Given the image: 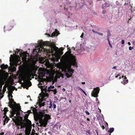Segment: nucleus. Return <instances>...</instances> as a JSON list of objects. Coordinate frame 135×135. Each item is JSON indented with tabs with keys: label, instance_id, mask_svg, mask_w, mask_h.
I'll use <instances>...</instances> for the list:
<instances>
[{
	"label": "nucleus",
	"instance_id": "1",
	"mask_svg": "<svg viewBox=\"0 0 135 135\" xmlns=\"http://www.w3.org/2000/svg\"><path fill=\"white\" fill-rule=\"evenodd\" d=\"M37 42V44H30L32 47L31 49L33 54L37 55L38 53L49 54L53 58H49V59H59V49L55 45L49 42H44L38 40Z\"/></svg>",
	"mask_w": 135,
	"mask_h": 135
},
{
	"label": "nucleus",
	"instance_id": "2",
	"mask_svg": "<svg viewBox=\"0 0 135 135\" xmlns=\"http://www.w3.org/2000/svg\"><path fill=\"white\" fill-rule=\"evenodd\" d=\"M76 60H60V70L65 73L68 78L71 76L74 70L71 68V65L77 68ZM60 70V78L62 76L64 78V75L61 73Z\"/></svg>",
	"mask_w": 135,
	"mask_h": 135
},
{
	"label": "nucleus",
	"instance_id": "3",
	"mask_svg": "<svg viewBox=\"0 0 135 135\" xmlns=\"http://www.w3.org/2000/svg\"><path fill=\"white\" fill-rule=\"evenodd\" d=\"M34 118L35 121L39 120L40 126L45 127L47 124L48 120L50 119V116L49 114H45V110H42L38 114L34 115Z\"/></svg>",
	"mask_w": 135,
	"mask_h": 135
},
{
	"label": "nucleus",
	"instance_id": "4",
	"mask_svg": "<svg viewBox=\"0 0 135 135\" xmlns=\"http://www.w3.org/2000/svg\"><path fill=\"white\" fill-rule=\"evenodd\" d=\"M13 55H11L9 59H34L30 58V56L26 52L23 51L21 49H16V50H14Z\"/></svg>",
	"mask_w": 135,
	"mask_h": 135
},
{
	"label": "nucleus",
	"instance_id": "5",
	"mask_svg": "<svg viewBox=\"0 0 135 135\" xmlns=\"http://www.w3.org/2000/svg\"><path fill=\"white\" fill-rule=\"evenodd\" d=\"M64 47L60 48V59H76V57L71 54V49H69L61 57V55L63 54L62 52Z\"/></svg>",
	"mask_w": 135,
	"mask_h": 135
},
{
	"label": "nucleus",
	"instance_id": "6",
	"mask_svg": "<svg viewBox=\"0 0 135 135\" xmlns=\"http://www.w3.org/2000/svg\"><path fill=\"white\" fill-rule=\"evenodd\" d=\"M9 101L8 104V106L11 108H17L19 111L21 109V107L19 104H17L14 101V100L12 98L9 99Z\"/></svg>",
	"mask_w": 135,
	"mask_h": 135
},
{
	"label": "nucleus",
	"instance_id": "7",
	"mask_svg": "<svg viewBox=\"0 0 135 135\" xmlns=\"http://www.w3.org/2000/svg\"><path fill=\"white\" fill-rule=\"evenodd\" d=\"M100 89L99 87L94 88L91 93V95L94 97H97L99 92Z\"/></svg>",
	"mask_w": 135,
	"mask_h": 135
},
{
	"label": "nucleus",
	"instance_id": "8",
	"mask_svg": "<svg viewBox=\"0 0 135 135\" xmlns=\"http://www.w3.org/2000/svg\"><path fill=\"white\" fill-rule=\"evenodd\" d=\"M15 87L12 86V87L11 88H9V92L8 93V97L9 99H10V98H13V96L12 94V93H13L12 91L14 90V89H13L12 88H15Z\"/></svg>",
	"mask_w": 135,
	"mask_h": 135
},
{
	"label": "nucleus",
	"instance_id": "9",
	"mask_svg": "<svg viewBox=\"0 0 135 135\" xmlns=\"http://www.w3.org/2000/svg\"><path fill=\"white\" fill-rule=\"evenodd\" d=\"M25 121L26 122L25 124L26 127H31V121L28 119L25 120Z\"/></svg>",
	"mask_w": 135,
	"mask_h": 135
},
{
	"label": "nucleus",
	"instance_id": "10",
	"mask_svg": "<svg viewBox=\"0 0 135 135\" xmlns=\"http://www.w3.org/2000/svg\"><path fill=\"white\" fill-rule=\"evenodd\" d=\"M17 108H15L12 109V111L11 112V117H14V115L16 114V112H17L16 109Z\"/></svg>",
	"mask_w": 135,
	"mask_h": 135
},
{
	"label": "nucleus",
	"instance_id": "11",
	"mask_svg": "<svg viewBox=\"0 0 135 135\" xmlns=\"http://www.w3.org/2000/svg\"><path fill=\"white\" fill-rule=\"evenodd\" d=\"M59 33V31L56 30L54 31L52 33L51 35V37H53L56 36L58 35Z\"/></svg>",
	"mask_w": 135,
	"mask_h": 135
},
{
	"label": "nucleus",
	"instance_id": "12",
	"mask_svg": "<svg viewBox=\"0 0 135 135\" xmlns=\"http://www.w3.org/2000/svg\"><path fill=\"white\" fill-rule=\"evenodd\" d=\"M105 3H104L103 5L102 6V8H103L104 7H109V6L110 5L108 2H106V1H105Z\"/></svg>",
	"mask_w": 135,
	"mask_h": 135
},
{
	"label": "nucleus",
	"instance_id": "13",
	"mask_svg": "<svg viewBox=\"0 0 135 135\" xmlns=\"http://www.w3.org/2000/svg\"><path fill=\"white\" fill-rule=\"evenodd\" d=\"M3 111L4 112V115L3 116V118H4L5 116H6V114L7 112L8 111V108L7 107L4 108L3 109Z\"/></svg>",
	"mask_w": 135,
	"mask_h": 135
},
{
	"label": "nucleus",
	"instance_id": "14",
	"mask_svg": "<svg viewBox=\"0 0 135 135\" xmlns=\"http://www.w3.org/2000/svg\"><path fill=\"white\" fill-rule=\"evenodd\" d=\"M121 83L123 84H127L128 83V80L127 79V78L126 77V76H124L123 79V81H122Z\"/></svg>",
	"mask_w": 135,
	"mask_h": 135
},
{
	"label": "nucleus",
	"instance_id": "15",
	"mask_svg": "<svg viewBox=\"0 0 135 135\" xmlns=\"http://www.w3.org/2000/svg\"><path fill=\"white\" fill-rule=\"evenodd\" d=\"M31 130L29 129H26L25 132L26 135H30V134Z\"/></svg>",
	"mask_w": 135,
	"mask_h": 135
},
{
	"label": "nucleus",
	"instance_id": "16",
	"mask_svg": "<svg viewBox=\"0 0 135 135\" xmlns=\"http://www.w3.org/2000/svg\"><path fill=\"white\" fill-rule=\"evenodd\" d=\"M21 60H11V59H10L9 61H10V63L12 62H14L15 61H21ZM23 60L25 61H27V60Z\"/></svg>",
	"mask_w": 135,
	"mask_h": 135
},
{
	"label": "nucleus",
	"instance_id": "17",
	"mask_svg": "<svg viewBox=\"0 0 135 135\" xmlns=\"http://www.w3.org/2000/svg\"><path fill=\"white\" fill-rule=\"evenodd\" d=\"M54 88V86L51 85L48 88L47 91L48 92L53 91Z\"/></svg>",
	"mask_w": 135,
	"mask_h": 135
},
{
	"label": "nucleus",
	"instance_id": "18",
	"mask_svg": "<svg viewBox=\"0 0 135 135\" xmlns=\"http://www.w3.org/2000/svg\"><path fill=\"white\" fill-rule=\"evenodd\" d=\"M4 118H5V119L4 121V125L6 123H7L9 119V118L7 116H5Z\"/></svg>",
	"mask_w": 135,
	"mask_h": 135
},
{
	"label": "nucleus",
	"instance_id": "19",
	"mask_svg": "<svg viewBox=\"0 0 135 135\" xmlns=\"http://www.w3.org/2000/svg\"><path fill=\"white\" fill-rule=\"evenodd\" d=\"M114 128H110L108 131V132H109L110 134L109 135H111L110 133H112L114 131Z\"/></svg>",
	"mask_w": 135,
	"mask_h": 135
},
{
	"label": "nucleus",
	"instance_id": "20",
	"mask_svg": "<svg viewBox=\"0 0 135 135\" xmlns=\"http://www.w3.org/2000/svg\"><path fill=\"white\" fill-rule=\"evenodd\" d=\"M45 105V103L40 102L38 104V105L40 107H41L42 106H44Z\"/></svg>",
	"mask_w": 135,
	"mask_h": 135
},
{
	"label": "nucleus",
	"instance_id": "21",
	"mask_svg": "<svg viewBox=\"0 0 135 135\" xmlns=\"http://www.w3.org/2000/svg\"><path fill=\"white\" fill-rule=\"evenodd\" d=\"M26 85L28 86H30L32 85V83L30 81H29L28 82L26 83Z\"/></svg>",
	"mask_w": 135,
	"mask_h": 135
},
{
	"label": "nucleus",
	"instance_id": "22",
	"mask_svg": "<svg viewBox=\"0 0 135 135\" xmlns=\"http://www.w3.org/2000/svg\"><path fill=\"white\" fill-rule=\"evenodd\" d=\"M111 36V34L110 33V32L109 31H108L107 32V38H109V37Z\"/></svg>",
	"mask_w": 135,
	"mask_h": 135
},
{
	"label": "nucleus",
	"instance_id": "23",
	"mask_svg": "<svg viewBox=\"0 0 135 135\" xmlns=\"http://www.w3.org/2000/svg\"><path fill=\"white\" fill-rule=\"evenodd\" d=\"M6 85H5L3 86V90L2 91V92L3 93V94H4L5 92V91H6Z\"/></svg>",
	"mask_w": 135,
	"mask_h": 135
},
{
	"label": "nucleus",
	"instance_id": "24",
	"mask_svg": "<svg viewBox=\"0 0 135 135\" xmlns=\"http://www.w3.org/2000/svg\"><path fill=\"white\" fill-rule=\"evenodd\" d=\"M46 80V79L43 78H42L40 79L41 82H42L44 83V81H45Z\"/></svg>",
	"mask_w": 135,
	"mask_h": 135
},
{
	"label": "nucleus",
	"instance_id": "25",
	"mask_svg": "<svg viewBox=\"0 0 135 135\" xmlns=\"http://www.w3.org/2000/svg\"><path fill=\"white\" fill-rule=\"evenodd\" d=\"M36 60V61H38L39 60H41V61H46V60H47V61H49V60H43V59H42V60Z\"/></svg>",
	"mask_w": 135,
	"mask_h": 135
},
{
	"label": "nucleus",
	"instance_id": "26",
	"mask_svg": "<svg viewBox=\"0 0 135 135\" xmlns=\"http://www.w3.org/2000/svg\"><path fill=\"white\" fill-rule=\"evenodd\" d=\"M19 125L21 126V128H24L25 127H26V126L25 124L24 125Z\"/></svg>",
	"mask_w": 135,
	"mask_h": 135
},
{
	"label": "nucleus",
	"instance_id": "27",
	"mask_svg": "<svg viewBox=\"0 0 135 135\" xmlns=\"http://www.w3.org/2000/svg\"><path fill=\"white\" fill-rule=\"evenodd\" d=\"M28 76L29 78H30L31 76L33 75V74L32 73H30L28 74Z\"/></svg>",
	"mask_w": 135,
	"mask_h": 135
},
{
	"label": "nucleus",
	"instance_id": "28",
	"mask_svg": "<svg viewBox=\"0 0 135 135\" xmlns=\"http://www.w3.org/2000/svg\"><path fill=\"white\" fill-rule=\"evenodd\" d=\"M29 115V114H26V115H25V119H28V117Z\"/></svg>",
	"mask_w": 135,
	"mask_h": 135
},
{
	"label": "nucleus",
	"instance_id": "29",
	"mask_svg": "<svg viewBox=\"0 0 135 135\" xmlns=\"http://www.w3.org/2000/svg\"><path fill=\"white\" fill-rule=\"evenodd\" d=\"M86 132L88 133L89 135H91V133L90 132V130H87L86 131Z\"/></svg>",
	"mask_w": 135,
	"mask_h": 135
},
{
	"label": "nucleus",
	"instance_id": "30",
	"mask_svg": "<svg viewBox=\"0 0 135 135\" xmlns=\"http://www.w3.org/2000/svg\"><path fill=\"white\" fill-rule=\"evenodd\" d=\"M107 40L108 42V43H109V45L110 46L112 47V45H111L110 43V41H109V38H107Z\"/></svg>",
	"mask_w": 135,
	"mask_h": 135
},
{
	"label": "nucleus",
	"instance_id": "31",
	"mask_svg": "<svg viewBox=\"0 0 135 135\" xmlns=\"http://www.w3.org/2000/svg\"><path fill=\"white\" fill-rule=\"evenodd\" d=\"M96 33H97L98 34V35H100L101 36H102L103 35V34L102 33L99 32H96Z\"/></svg>",
	"mask_w": 135,
	"mask_h": 135
},
{
	"label": "nucleus",
	"instance_id": "32",
	"mask_svg": "<svg viewBox=\"0 0 135 135\" xmlns=\"http://www.w3.org/2000/svg\"><path fill=\"white\" fill-rule=\"evenodd\" d=\"M2 84H0V91H2Z\"/></svg>",
	"mask_w": 135,
	"mask_h": 135
},
{
	"label": "nucleus",
	"instance_id": "33",
	"mask_svg": "<svg viewBox=\"0 0 135 135\" xmlns=\"http://www.w3.org/2000/svg\"><path fill=\"white\" fill-rule=\"evenodd\" d=\"M121 43L122 44H124V41L123 40H122Z\"/></svg>",
	"mask_w": 135,
	"mask_h": 135
},
{
	"label": "nucleus",
	"instance_id": "34",
	"mask_svg": "<svg viewBox=\"0 0 135 135\" xmlns=\"http://www.w3.org/2000/svg\"><path fill=\"white\" fill-rule=\"evenodd\" d=\"M85 113H86V114L87 115H89L90 114L87 111H85Z\"/></svg>",
	"mask_w": 135,
	"mask_h": 135
},
{
	"label": "nucleus",
	"instance_id": "35",
	"mask_svg": "<svg viewBox=\"0 0 135 135\" xmlns=\"http://www.w3.org/2000/svg\"><path fill=\"white\" fill-rule=\"evenodd\" d=\"M59 71H58L57 72V78H59Z\"/></svg>",
	"mask_w": 135,
	"mask_h": 135
},
{
	"label": "nucleus",
	"instance_id": "36",
	"mask_svg": "<svg viewBox=\"0 0 135 135\" xmlns=\"http://www.w3.org/2000/svg\"><path fill=\"white\" fill-rule=\"evenodd\" d=\"M132 49H133V47H132L131 46H129V50H131Z\"/></svg>",
	"mask_w": 135,
	"mask_h": 135
},
{
	"label": "nucleus",
	"instance_id": "37",
	"mask_svg": "<svg viewBox=\"0 0 135 135\" xmlns=\"http://www.w3.org/2000/svg\"><path fill=\"white\" fill-rule=\"evenodd\" d=\"M50 106H49V108H52V103H50Z\"/></svg>",
	"mask_w": 135,
	"mask_h": 135
},
{
	"label": "nucleus",
	"instance_id": "38",
	"mask_svg": "<svg viewBox=\"0 0 135 135\" xmlns=\"http://www.w3.org/2000/svg\"><path fill=\"white\" fill-rule=\"evenodd\" d=\"M106 12V11L105 10H103V12H102V13L103 14H105V12Z\"/></svg>",
	"mask_w": 135,
	"mask_h": 135
},
{
	"label": "nucleus",
	"instance_id": "39",
	"mask_svg": "<svg viewBox=\"0 0 135 135\" xmlns=\"http://www.w3.org/2000/svg\"><path fill=\"white\" fill-rule=\"evenodd\" d=\"M84 35V33H83L81 36H80V37L81 38H83V35Z\"/></svg>",
	"mask_w": 135,
	"mask_h": 135
},
{
	"label": "nucleus",
	"instance_id": "40",
	"mask_svg": "<svg viewBox=\"0 0 135 135\" xmlns=\"http://www.w3.org/2000/svg\"><path fill=\"white\" fill-rule=\"evenodd\" d=\"M101 127L103 129H105V127L104 125H102V126L101 125Z\"/></svg>",
	"mask_w": 135,
	"mask_h": 135
},
{
	"label": "nucleus",
	"instance_id": "41",
	"mask_svg": "<svg viewBox=\"0 0 135 135\" xmlns=\"http://www.w3.org/2000/svg\"><path fill=\"white\" fill-rule=\"evenodd\" d=\"M53 108H55L56 107V106L55 104H53Z\"/></svg>",
	"mask_w": 135,
	"mask_h": 135
},
{
	"label": "nucleus",
	"instance_id": "42",
	"mask_svg": "<svg viewBox=\"0 0 135 135\" xmlns=\"http://www.w3.org/2000/svg\"><path fill=\"white\" fill-rule=\"evenodd\" d=\"M82 91L86 95H87L85 92L83 90Z\"/></svg>",
	"mask_w": 135,
	"mask_h": 135
},
{
	"label": "nucleus",
	"instance_id": "43",
	"mask_svg": "<svg viewBox=\"0 0 135 135\" xmlns=\"http://www.w3.org/2000/svg\"><path fill=\"white\" fill-rule=\"evenodd\" d=\"M57 68H59V62H58L57 64Z\"/></svg>",
	"mask_w": 135,
	"mask_h": 135
},
{
	"label": "nucleus",
	"instance_id": "44",
	"mask_svg": "<svg viewBox=\"0 0 135 135\" xmlns=\"http://www.w3.org/2000/svg\"><path fill=\"white\" fill-rule=\"evenodd\" d=\"M95 132H96L97 134V135H98V131L97 130H95Z\"/></svg>",
	"mask_w": 135,
	"mask_h": 135
},
{
	"label": "nucleus",
	"instance_id": "45",
	"mask_svg": "<svg viewBox=\"0 0 135 135\" xmlns=\"http://www.w3.org/2000/svg\"><path fill=\"white\" fill-rule=\"evenodd\" d=\"M52 60L54 62L56 60V61H58L59 60Z\"/></svg>",
	"mask_w": 135,
	"mask_h": 135
},
{
	"label": "nucleus",
	"instance_id": "46",
	"mask_svg": "<svg viewBox=\"0 0 135 135\" xmlns=\"http://www.w3.org/2000/svg\"><path fill=\"white\" fill-rule=\"evenodd\" d=\"M92 31L93 32L95 33H96V32H97V31H96L93 30H92Z\"/></svg>",
	"mask_w": 135,
	"mask_h": 135
},
{
	"label": "nucleus",
	"instance_id": "47",
	"mask_svg": "<svg viewBox=\"0 0 135 135\" xmlns=\"http://www.w3.org/2000/svg\"><path fill=\"white\" fill-rule=\"evenodd\" d=\"M33 108V109H32V110H33V113H34V112H35L34 111H35V108Z\"/></svg>",
	"mask_w": 135,
	"mask_h": 135
},
{
	"label": "nucleus",
	"instance_id": "48",
	"mask_svg": "<svg viewBox=\"0 0 135 135\" xmlns=\"http://www.w3.org/2000/svg\"><path fill=\"white\" fill-rule=\"evenodd\" d=\"M67 135H71V134L69 132H68V133Z\"/></svg>",
	"mask_w": 135,
	"mask_h": 135
},
{
	"label": "nucleus",
	"instance_id": "49",
	"mask_svg": "<svg viewBox=\"0 0 135 135\" xmlns=\"http://www.w3.org/2000/svg\"><path fill=\"white\" fill-rule=\"evenodd\" d=\"M67 49L68 50H69V49H70V47H69V46L68 45H67Z\"/></svg>",
	"mask_w": 135,
	"mask_h": 135
},
{
	"label": "nucleus",
	"instance_id": "50",
	"mask_svg": "<svg viewBox=\"0 0 135 135\" xmlns=\"http://www.w3.org/2000/svg\"><path fill=\"white\" fill-rule=\"evenodd\" d=\"M1 135H3L4 134V133L3 132H2L1 133Z\"/></svg>",
	"mask_w": 135,
	"mask_h": 135
},
{
	"label": "nucleus",
	"instance_id": "51",
	"mask_svg": "<svg viewBox=\"0 0 135 135\" xmlns=\"http://www.w3.org/2000/svg\"><path fill=\"white\" fill-rule=\"evenodd\" d=\"M116 66H114L112 68V69H116Z\"/></svg>",
	"mask_w": 135,
	"mask_h": 135
},
{
	"label": "nucleus",
	"instance_id": "52",
	"mask_svg": "<svg viewBox=\"0 0 135 135\" xmlns=\"http://www.w3.org/2000/svg\"><path fill=\"white\" fill-rule=\"evenodd\" d=\"M62 90L63 91H65V89H64V88H63L62 89Z\"/></svg>",
	"mask_w": 135,
	"mask_h": 135
},
{
	"label": "nucleus",
	"instance_id": "53",
	"mask_svg": "<svg viewBox=\"0 0 135 135\" xmlns=\"http://www.w3.org/2000/svg\"><path fill=\"white\" fill-rule=\"evenodd\" d=\"M10 27H11V28H10V29H8V30H9V31L11 29V28H12V27H12V26H10Z\"/></svg>",
	"mask_w": 135,
	"mask_h": 135
},
{
	"label": "nucleus",
	"instance_id": "54",
	"mask_svg": "<svg viewBox=\"0 0 135 135\" xmlns=\"http://www.w3.org/2000/svg\"><path fill=\"white\" fill-rule=\"evenodd\" d=\"M119 76V75H118L117 76H115V77L116 78H117L118 77V76Z\"/></svg>",
	"mask_w": 135,
	"mask_h": 135
},
{
	"label": "nucleus",
	"instance_id": "55",
	"mask_svg": "<svg viewBox=\"0 0 135 135\" xmlns=\"http://www.w3.org/2000/svg\"><path fill=\"white\" fill-rule=\"evenodd\" d=\"M28 113H29V114H30V112H31V110H29L28 111Z\"/></svg>",
	"mask_w": 135,
	"mask_h": 135
},
{
	"label": "nucleus",
	"instance_id": "56",
	"mask_svg": "<svg viewBox=\"0 0 135 135\" xmlns=\"http://www.w3.org/2000/svg\"><path fill=\"white\" fill-rule=\"evenodd\" d=\"M86 120H87L88 121H90V119H89V118H86Z\"/></svg>",
	"mask_w": 135,
	"mask_h": 135
},
{
	"label": "nucleus",
	"instance_id": "57",
	"mask_svg": "<svg viewBox=\"0 0 135 135\" xmlns=\"http://www.w3.org/2000/svg\"><path fill=\"white\" fill-rule=\"evenodd\" d=\"M79 89L80 90L82 91L83 90L81 88H79Z\"/></svg>",
	"mask_w": 135,
	"mask_h": 135
},
{
	"label": "nucleus",
	"instance_id": "58",
	"mask_svg": "<svg viewBox=\"0 0 135 135\" xmlns=\"http://www.w3.org/2000/svg\"><path fill=\"white\" fill-rule=\"evenodd\" d=\"M128 4V3L127 2V3L126 2H125V3H124V5H126V4Z\"/></svg>",
	"mask_w": 135,
	"mask_h": 135
},
{
	"label": "nucleus",
	"instance_id": "59",
	"mask_svg": "<svg viewBox=\"0 0 135 135\" xmlns=\"http://www.w3.org/2000/svg\"><path fill=\"white\" fill-rule=\"evenodd\" d=\"M128 44L129 45H130L131 44L129 42H128Z\"/></svg>",
	"mask_w": 135,
	"mask_h": 135
},
{
	"label": "nucleus",
	"instance_id": "60",
	"mask_svg": "<svg viewBox=\"0 0 135 135\" xmlns=\"http://www.w3.org/2000/svg\"><path fill=\"white\" fill-rule=\"evenodd\" d=\"M81 83L82 84H85V82H82Z\"/></svg>",
	"mask_w": 135,
	"mask_h": 135
},
{
	"label": "nucleus",
	"instance_id": "61",
	"mask_svg": "<svg viewBox=\"0 0 135 135\" xmlns=\"http://www.w3.org/2000/svg\"><path fill=\"white\" fill-rule=\"evenodd\" d=\"M131 11H131L132 12H133L134 11V9H133V11H132V9H131Z\"/></svg>",
	"mask_w": 135,
	"mask_h": 135
},
{
	"label": "nucleus",
	"instance_id": "62",
	"mask_svg": "<svg viewBox=\"0 0 135 135\" xmlns=\"http://www.w3.org/2000/svg\"><path fill=\"white\" fill-rule=\"evenodd\" d=\"M73 48H74L73 50L74 51L75 50V48H74V47H73Z\"/></svg>",
	"mask_w": 135,
	"mask_h": 135
},
{
	"label": "nucleus",
	"instance_id": "63",
	"mask_svg": "<svg viewBox=\"0 0 135 135\" xmlns=\"http://www.w3.org/2000/svg\"><path fill=\"white\" fill-rule=\"evenodd\" d=\"M5 26H4V32L5 31Z\"/></svg>",
	"mask_w": 135,
	"mask_h": 135
},
{
	"label": "nucleus",
	"instance_id": "64",
	"mask_svg": "<svg viewBox=\"0 0 135 135\" xmlns=\"http://www.w3.org/2000/svg\"><path fill=\"white\" fill-rule=\"evenodd\" d=\"M18 135H22V133H20V134H18Z\"/></svg>",
	"mask_w": 135,
	"mask_h": 135
}]
</instances>
